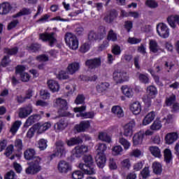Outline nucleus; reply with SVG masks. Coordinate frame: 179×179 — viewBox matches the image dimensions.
<instances>
[{
    "label": "nucleus",
    "instance_id": "59",
    "mask_svg": "<svg viewBox=\"0 0 179 179\" xmlns=\"http://www.w3.org/2000/svg\"><path fill=\"white\" fill-rule=\"evenodd\" d=\"M124 27L127 30V33H130L131 30L134 28V22L131 20L124 22Z\"/></svg>",
    "mask_w": 179,
    "mask_h": 179
},
{
    "label": "nucleus",
    "instance_id": "26",
    "mask_svg": "<svg viewBox=\"0 0 179 179\" xmlns=\"http://www.w3.org/2000/svg\"><path fill=\"white\" fill-rule=\"evenodd\" d=\"M149 49L150 52H152L153 54H156L159 52V51H163V50L159 48V43H157V41L155 40L150 41Z\"/></svg>",
    "mask_w": 179,
    "mask_h": 179
},
{
    "label": "nucleus",
    "instance_id": "32",
    "mask_svg": "<svg viewBox=\"0 0 179 179\" xmlns=\"http://www.w3.org/2000/svg\"><path fill=\"white\" fill-rule=\"evenodd\" d=\"M111 111L117 118H122L124 117V110L120 106H113Z\"/></svg>",
    "mask_w": 179,
    "mask_h": 179
},
{
    "label": "nucleus",
    "instance_id": "8",
    "mask_svg": "<svg viewBox=\"0 0 179 179\" xmlns=\"http://www.w3.org/2000/svg\"><path fill=\"white\" fill-rule=\"evenodd\" d=\"M107 34V31H106V28H101L100 31L96 32L93 30L90 31L88 34V40L90 41H97L99 40H103L106 35Z\"/></svg>",
    "mask_w": 179,
    "mask_h": 179
},
{
    "label": "nucleus",
    "instance_id": "53",
    "mask_svg": "<svg viewBox=\"0 0 179 179\" xmlns=\"http://www.w3.org/2000/svg\"><path fill=\"white\" fill-rule=\"evenodd\" d=\"M41 48V45L38 43H32L28 47L29 51L31 52H37Z\"/></svg>",
    "mask_w": 179,
    "mask_h": 179
},
{
    "label": "nucleus",
    "instance_id": "2",
    "mask_svg": "<svg viewBox=\"0 0 179 179\" xmlns=\"http://www.w3.org/2000/svg\"><path fill=\"white\" fill-rule=\"evenodd\" d=\"M84 163H80L78 165L79 169L83 171L85 174L88 176H92L96 174V165H94V161L92 155H85L83 158Z\"/></svg>",
    "mask_w": 179,
    "mask_h": 179
},
{
    "label": "nucleus",
    "instance_id": "47",
    "mask_svg": "<svg viewBox=\"0 0 179 179\" xmlns=\"http://www.w3.org/2000/svg\"><path fill=\"white\" fill-rule=\"evenodd\" d=\"M4 51L8 55H16L19 52V48L16 46L12 48H6Z\"/></svg>",
    "mask_w": 179,
    "mask_h": 179
},
{
    "label": "nucleus",
    "instance_id": "52",
    "mask_svg": "<svg viewBox=\"0 0 179 179\" xmlns=\"http://www.w3.org/2000/svg\"><path fill=\"white\" fill-rule=\"evenodd\" d=\"M36 59L38 62H48V61H50V57L45 54H42L36 56Z\"/></svg>",
    "mask_w": 179,
    "mask_h": 179
},
{
    "label": "nucleus",
    "instance_id": "35",
    "mask_svg": "<svg viewBox=\"0 0 179 179\" xmlns=\"http://www.w3.org/2000/svg\"><path fill=\"white\" fill-rule=\"evenodd\" d=\"M122 93L124 94L126 97H128L129 99H131L134 96V91L129 87H128V85H123L121 87Z\"/></svg>",
    "mask_w": 179,
    "mask_h": 179
},
{
    "label": "nucleus",
    "instance_id": "41",
    "mask_svg": "<svg viewBox=\"0 0 179 179\" xmlns=\"http://www.w3.org/2000/svg\"><path fill=\"white\" fill-rule=\"evenodd\" d=\"M177 98L175 94H172L171 96L166 97L165 99V104L166 107H171L172 105L174 104Z\"/></svg>",
    "mask_w": 179,
    "mask_h": 179
},
{
    "label": "nucleus",
    "instance_id": "11",
    "mask_svg": "<svg viewBox=\"0 0 179 179\" xmlns=\"http://www.w3.org/2000/svg\"><path fill=\"white\" fill-rule=\"evenodd\" d=\"M55 151L58 155L59 157H65L66 155V148H65V142L62 140H59L55 142Z\"/></svg>",
    "mask_w": 179,
    "mask_h": 179
},
{
    "label": "nucleus",
    "instance_id": "58",
    "mask_svg": "<svg viewBox=\"0 0 179 179\" xmlns=\"http://www.w3.org/2000/svg\"><path fill=\"white\" fill-rule=\"evenodd\" d=\"M111 52L113 55H121V47L118 45H114L112 46Z\"/></svg>",
    "mask_w": 179,
    "mask_h": 179
},
{
    "label": "nucleus",
    "instance_id": "28",
    "mask_svg": "<svg viewBox=\"0 0 179 179\" xmlns=\"http://www.w3.org/2000/svg\"><path fill=\"white\" fill-rule=\"evenodd\" d=\"M68 127V121L65 118L60 119L55 124V128L57 131H64Z\"/></svg>",
    "mask_w": 179,
    "mask_h": 179
},
{
    "label": "nucleus",
    "instance_id": "13",
    "mask_svg": "<svg viewBox=\"0 0 179 179\" xmlns=\"http://www.w3.org/2000/svg\"><path fill=\"white\" fill-rule=\"evenodd\" d=\"M135 125L136 123L134 120L126 124L123 127V136H126V138L132 136L134 134V128H135Z\"/></svg>",
    "mask_w": 179,
    "mask_h": 179
},
{
    "label": "nucleus",
    "instance_id": "9",
    "mask_svg": "<svg viewBox=\"0 0 179 179\" xmlns=\"http://www.w3.org/2000/svg\"><path fill=\"white\" fill-rule=\"evenodd\" d=\"M157 33L162 38H169L170 36V29L163 22H160L157 25Z\"/></svg>",
    "mask_w": 179,
    "mask_h": 179
},
{
    "label": "nucleus",
    "instance_id": "50",
    "mask_svg": "<svg viewBox=\"0 0 179 179\" xmlns=\"http://www.w3.org/2000/svg\"><path fill=\"white\" fill-rule=\"evenodd\" d=\"M123 150L121 145H115L112 148V155H113V156H118V155L122 153Z\"/></svg>",
    "mask_w": 179,
    "mask_h": 179
},
{
    "label": "nucleus",
    "instance_id": "64",
    "mask_svg": "<svg viewBox=\"0 0 179 179\" xmlns=\"http://www.w3.org/2000/svg\"><path fill=\"white\" fill-rule=\"evenodd\" d=\"M15 177H16V173H15V171L10 170L6 173L4 179H15Z\"/></svg>",
    "mask_w": 179,
    "mask_h": 179
},
{
    "label": "nucleus",
    "instance_id": "15",
    "mask_svg": "<svg viewBox=\"0 0 179 179\" xmlns=\"http://www.w3.org/2000/svg\"><path fill=\"white\" fill-rule=\"evenodd\" d=\"M178 139V133L176 131H173L171 133H168L165 136V143L166 145H173L174 142H176Z\"/></svg>",
    "mask_w": 179,
    "mask_h": 179
},
{
    "label": "nucleus",
    "instance_id": "57",
    "mask_svg": "<svg viewBox=\"0 0 179 179\" xmlns=\"http://www.w3.org/2000/svg\"><path fill=\"white\" fill-rule=\"evenodd\" d=\"M85 172H82L81 171H75L73 172L71 177L73 179H83Z\"/></svg>",
    "mask_w": 179,
    "mask_h": 179
},
{
    "label": "nucleus",
    "instance_id": "60",
    "mask_svg": "<svg viewBox=\"0 0 179 179\" xmlns=\"http://www.w3.org/2000/svg\"><path fill=\"white\" fill-rule=\"evenodd\" d=\"M14 150H15V146L13 145L10 144L6 148L4 155L6 157H9V156H10V155H12V153H13Z\"/></svg>",
    "mask_w": 179,
    "mask_h": 179
},
{
    "label": "nucleus",
    "instance_id": "22",
    "mask_svg": "<svg viewBox=\"0 0 179 179\" xmlns=\"http://www.w3.org/2000/svg\"><path fill=\"white\" fill-rule=\"evenodd\" d=\"M117 17H118V12L115 9H112L110 10L109 14L104 17V20L106 23H113Z\"/></svg>",
    "mask_w": 179,
    "mask_h": 179
},
{
    "label": "nucleus",
    "instance_id": "30",
    "mask_svg": "<svg viewBox=\"0 0 179 179\" xmlns=\"http://www.w3.org/2000/svg\"><path fill=\"white\" fill-rule=\"evenodd\" d=\"M164 162H165L166 164H170V163L173 162V153L171 152V150L166 148L164 150Z\"/></svg>",
    "mask_w": 179,
    "mask_h": 179
},
{
    "label": "nucleus",
    "instance_id": "49",
    "mask_svg": "<svg viewBox=\"0 0 179 179\" xmlns=\"http://www.w3.org/2000/svg\"><path fill=\"white\" fill-rule=\"evenodd\" d=\"M98 138L100 141H103V142H107L108 143L111 142V137L106 133H99Z\"/></svg>",
    "mask_w": 179,
    "mask_h": 179
},
{
    "label": "nucleus",
    "instance_id": "36",
    "mask_svg": "<svg viewBox=\"0 0 179 179\" xmlns=\"http://www.w3.org/2000/svg\"><path fill=\"white\" fill-rule=\"evenodd\" d=\"M31 14V10L27 8H23L20 12L13 15V17H20V16H26Z\"/></svg>",
    "mask_w": 179,
    "mask_h": 179
},
{
    "label": "nucleus",
    "instance_id": "24",
    "mask_svg": "<svg viewBox=\"0 0 179 179\" xmlns=\"http://www.w3.org/2000/svg\"><path fill=\"white\" fill-rule=\"evenodd\" d=\"M143 138H145V134L142 132H138L133 136V145L134 146H138L143 142Z\"/></svg>",
    "mask_w": 179,
    "mask_h": 179
},
{
    "label": "nucleus",
    "instance_id": "25",
    "mask_svg": "<svg viewBox=\"0 0 179 179\" xmlns=\"http://www.w3.org/2000/svg\"><path fill=\"white\" fill-rule=\"evenodd\" d=\"M130 110L134 115H138L142 111V106L140 101H135L130 106Z\"/></svg>",
    "mask_w": 179,
    "mask_h": 179
},
{
    "label": "nucleus",
    "instance_id": "44",
    "mask_svg": "<svg viewBox=\"0 0 179 179\" xmlns=\"http://www.w3.org/2000/svg\"><path fill=\"white\" fill-rule=\"evenodd\" d=\"M20 125H22V122L17 120L15 121L10 129V132H11V134H16L17 132V131L19 130V128H20Z\"/></svg>",
    "mask_w": 179,
    "mask_h": 179
},
{
    "label": "nucleus",
    "instance_id": "56",
    "mask_svg": "<svg viewBox=\"0 0 179 179\" xmlns=\"http://www.w3.org/2000/svg\"><path fill=\"white\" fill-rule=\"evenodd\" d=\"M141 175L143 179H146L148 178V177H150V171L149 170V167H144L143 169L141 171Z\"/></svg>",
    "mask_w": 179,
    "mask_h": 179
},
{
    "label": "nucleus",
    "instance_id": "39",
    "mask_svg": "<svg viewBox=\"0 0 179 179\" xmlns=\"http://www.w3.org/2000/svg\"><path fill=\"white\" fill-rule=\"evenodd\" d=\"M14 146L17 153H22V151L23 150V141L22 139L17 138L14 142Z\"/></svg>",
    "mask_w": 179,
    "mask_h": 179
},
{
    "label": "nucleus",
    "instance_id": "43",
    "mask_svg": "<svg viewBox=\"0 0 179 179\" xmlns=\"http://www.w3.org/2000/svg\"><path fill=\"white\" fill-rule=\"evenodd\" d=\"M119 143L124 147L125 150H128V149L131 148V143L124 137L119 138Z\"/></svg>",
    "mask_w": 179,
    "mask_h": 179
},
{
    "label": "nucleus",
    "instance_id": "27",
    "mask_svg": "<svg viewBox=\"0 0 179 179\" xmlns=\"http://www.w3.org/2000/svg\"><path fill=\"white\" fill-rule=\"evenodd\" d=\"M110 87V83L107 82H101L96 85V90L97 93H104Z\"/></svg>",
    "mask_w": 179,
    "mask_h": 179
},
{
    "label": "nucleus",
    "instance_id": "21",
    "mask_svg": "<svg viewBox=\"0 0 179 179\" xmlns=\"http://www.w3.org/2000/svg\"><path fill=\"white\" fill-rule=\"evenodd\" d=\"M90 127V122H89V120H83L81 121L79 124H76L75 129L77 132H85Z\"/></svg>",
    "mask_w": 179,
    "mask_h": 179
},
{
    "label": "nucleus",
    "instance_id": "5",
    "mask_svg": "<svg viewBox=\"0 0 179 179\" xmlns=\"http://www.w3.org/2000/svg\"><path fill=\"white\" fill-rule=\"evenodd\" d=\"M88 148L86 145L77 146L73 150L72 154L68 157L69 162H73L76 159H80L85 153H87Z\"/></svg>",
    "mask_w": 179,
    "mask_h": 179
},
{
    "label": "nucleus",
    "instance_id": "7",
    "mask_svg": "<svg viewBox=\"0 0 179 179\" xmlns=\"http://www.w3.org/2000/svg\"><path fill=\"white\" fill-rule=\"evenodd\" d=\"M113 78L116 85H121L124 82L129 80V75L125 71H119L116 70L113 73Z\"/></svg>",
    "mask_w": 179,
    "mask_h": 179
},
{
    "label": "nucleus",
    "instance_id": "12",
    "mask_svg": "<svg viewBox=\"0 0 179 179\" xmlns=\"http://www.w3.org/2000/svg\"><path fill=\"white\" fill-rule=\"evenodd\" d=\"M57 170L62 174H66V173L72 171V165L65 160H61L58 163Z\"/></svg>",
    "mask_w": 179,
    "mask_h": 179
},
{
    "label": "nucleus",
    "instance_id": "62",
    "mask_svg": "<svg viewBox=\"0 0 179 179\" xmlns=\"http://www.w3.org/2000/svg\"><path fill=\"white\" fill-rule=\"evenodd\" d=\"M108 167L110 170H117V169H118V166H117V163L114 160V158L109 159Z\"/></svg>",
    "mask_w": 179,
    "mask_h": 179
},
{
    "label": "nucleus",
    "instance_id": "46",
    "mask_svg": "<svg viewBox=\"0 0 179 179\" xmlns=\"http://www.w3.org/2000/svg\"><path fill=\"white\" fill-rule=\"evenodd\" d=\"M96 150L98 152L97 155H106L104 152L107 150V145L105 143H99Z\"/></svg>",
    "mask_w": 179,
    "mask_h": 179
},
{
    "label": "nucleus",
    "instance_id": "14",
    "mask_svg": "<svg viewBox=\"0 0 179 179\" xmlns=\"http://www.w3.org/2000/svg\"><path fill=\"white\" fill-rule=\"evenodd\" d=\"M85 66H87L89 69H96V68L101 66V59L100 57L89 59L85 62Z\"/></svg>",
    "mask_w": 179,
    "mask_h": 179
},
{
    "label": "nucleus",
    "instance_id": "17",
    "mask_svg": "<svg viewBox=\"0 0 179 179\" xmlns=\"http://www.w3.org/2000/svg\"><path fill=\"white\" fill-rule=\"evenodd\" d=\"M33 113V107L29 104L27 106L20 108V118H26Z\"/></svg>",
    "mask_w": 179,
    "mask_h": 179
},
{
    "label": "nucleus",
    "instance_id": "19",
    "mask_svg": "<svg viewBox=\"0 0 179 179\" xmlns=\"http://www.w3.org/2000/svg\"><path fill=\"white\" fill-rule=\"evenodd\" d=\"M12 10V5L9 2L0 3V15H9Z\"/></svg>",
    "mask_w": 179,
    "mask_h": 179
},
{
    "label": "nucleus",
    "instance_id": "45",
    "mask_svg": "<svg viewBox=\"0 0 179 179\" xmlns=\"http://www.w3.org/2000/svg\"><path fill=\"white\" fill-rule=\"evenodd\" d=\"M56 78H57L59 80H66V79H69V76H68L67 72L62 70L56 75Z\"/></svg>",
    "mask_w": 179,
    "mask_h": 179
},
{
    "label": "nucleus",
    "instance_id": "23",
    "mask_svg": "<svg viewBox=\"0 0 179 179\" xmlns=\"http://www.w3.org/2000/svg\"><path fill=\"white\" fill-rule=\"evenodd\" d=\"M48 87L50 92H52V93H57V92H59V83H58L56 80H48Z\"/></svg>",
    "mask_w": 179,
    "mask_h": 179
},
{
    "label": "nucleus",
    "instance_id": "29",
    "mask_svg": "<svg viewBox=\"0 0 179 179\" xmlns=\"http://www.w3.org/2000/svg\"><path fill=\"white\" fill-rule=\"evenodd\" d=\"M155 117L156 113L155 111L148 113L143 120V125H149L155 120Z\"/></svg>",
    "mask_w": 179,
    "mask_h": 179
},
{
    "label": "nucleus",
    "instance_id": "18",
    "mask_svg": "<svg viewBox=\"0 0 179 179\" xmlns=\"http://www.w3.org/2000/svg\"><path fill=\"white\" fill-rule=\"evenodd\" d=\"M106 163H107L106 155H96V164L99 169H104L106 167Z\"/></svg>",
    "mask_w": 179,
    "mask_h": 179
},
{
    "label": "nucleus",
    "instance_id": "1",
    "mask_svg": "<svg viewBox=\"0 0 179 179\" xmlns=\"http://www.w3.org/2000/svg\"><path fill=\"white\" fill-rule=\"evenodd\" d=\"M36 156V150L33 148H27L24 152L25 160H32L28 163V167L25 169L26 174L34 176L41 171V158Z\"/></svg>",
    "mask_w": 179,
    "mask_h": 179
},
{
    "label": "nucleus",
    "instance_id": "51",
    "mask_svg": "<svg viewBox=\"0 0 179 179\" xmlns=\"http://www.w3.org/2000/svg\"><path fill=\"white\" fill-rule=\"evenodd\" d=\"M152 97L149 96V95H144L143 96V101L145 104V107H147V108H149L150 106H152Z\"/></svg>",
    "mask_w": 179,
    "mask_h": 179
},
{
    "label": "nucleus",
    "instance_id": "33",
    "mask_svg": "<svg viewBox=\"0 0 179 179\" xmlns=\"http://www.w3.org/2000/svg\"><path fill=\"white\" fill-rule=\"evenodd\" d=\"M149 150L154 156V157H157L158 159H162V151L160 150V148L157 146H150L149 148Z\"/></svg>",
    "mask_w": 179,
    "mask_h": 179
},
{
    "label": "nucleus",
    "instance_id": "37",
    "mask_svg": "<svg viewBox=\"0 0 179 179\" xmlns=\"http://www.w3.org/2000/svg\"><path fill=\"white\" fill-rule=\"evenodd\" d=\"M48 141L45 138H40L38 141L37 146L40 150H45L48 146Z\"/></svg>",
    "mask_w": 179,
    "mask_h": 179
},
{
    "label": "nucleus",
    "instance_id": "40",
    "mask_svg": "<svg viewBox=\"0 0 179 179\" xmlns=\"http://www.w3.org/2000/svg\"><path fill=\"white\" fill-rule=\"evenodd\" d=\"M107 41H113V43H115V41H118V36H117V34L114 32V30L110 29L107 35Z\"/></svg>",
    "mask_w": 179,
    "mask_h": 179
},
{
    "label": "nucleus",
    "instance_id": "10",
    "mask_svg": "<svg viewBox=\"0 0 179 179\" xmlns=\"http://www.w3.org/2000/svg\"><path fill=\"white\" fill-rule=\"evenodd\" d=\"M83 139L90 141V137L87 134H81L80 136L71 138L66 141V144L68 146H75V145L83 143Z\"/></svg>",
    "mask_w": 179,
    "mask_h": 179
},
{
    "label": "nucleus",
    "instance_id": "61",
    "mask_svg": "<svg viewBox=\"0 0 179 179\" xmlns=\"http://www.w3.org/2000/svg\"><path fill=\"white\" fill-rule=\"evenodd\" d=\"M121 164L122 169H124L126 170H129L131 169V161H129V159H124L122 162Z\"/></svg>",
    "mask_w": 179,
    "mask_h": 179
},
{
    "label": "nucleus",
    "instance_id": "3",
    "mask_svg": "<svg viewBox=\"0 0 179 179\" xmlns=\"http://www.w3.org/2000/svg\"><path fill=\"white\" fill-rule=\"evenodd\" d=\"M53 107L58 108V113H60L62 117H71L72 114L67 112L69 106L68 101L62 98H57L53 101Z\"/></svg>",
    "mask_w": 179,
    "mask_h": 179
},
{
    "label": "nucleus",
    "instance_id": "34",
    "mask_svg": "<svg viewBox=\"0 0 179 179\" xmlns=\"http://www.w3.org/2000/svg\"><path fill=\"white\" fill-rule=\"evenodd\" d=\"M152 170L153 173L157 176H160L163 172V166L160 162H155L152 163Z\"/></svg>",
    "mask_w": 179,
    "mask_h": 179
},
{
    "label": "nucleus",
    "instance_id": "38",
    "mask_svg": "<svg viewBox=\"0 0 179 179\" xmlns=\"http://www.w3.org/2000/svg\"><path fill=\"white\" fill-rule=\"evenodd\" d=\"M162 127H163V124H162V121H160L159 119H156L151 124L150 129L152 131H159V129H162Z\"/></svg>",
    "mask_w": 179,
    "mask_h": 179
},
{
    "label": "nucleus",
    "instance_id": "54",
    "mask_svg": "<svg viewBox=\"0 0 179 179\" xmlns=\"http://www.w3.org/2000/svg\"><path fill=\"white\" fill-rule=\"evenodd\" d=\"M37 126H36V124H34L32 126V127H31L27 133V137H28L29 139H31V138H33L34 136V134H36V131L37 130Z\"/></svg>",
    "mask_w": 179,
    "mask_h": 179
},
{
    "label": "nucleus",
    "instance_id": "16",
    "mask_svg": "<svg viewBox=\"0 0 179 179\" xmlns=\"http://www.w3.org/2000/svg\"><path fill=\"white\" fill-rule=\"evenodd\" d=\"M79 69H80L79 62H73L68 65L66 71L68 75H73V73H76Z\"/></svg>",
    "mask_w": 179,
    "mask_h": 179
},
{
    "label": "nucleus",
    "instance_id": "48",
    "mask_svg": "<svg viewBox=\"0 0 179 179\" xmlns=\"http://www.w3.org/2000/svg\"><path fill=\"white\" fill-rule=\"evenodd\" d=\"M145 5L150 9H156L159 6V3L155 0H147L145 1Z\"/></svg>",
    "mask_w": 179,
    "mask_h": 179
},
{
    "label": "nucleus",
    "instance_id": "4",
    "mask_svg": "<svg viewBox=\"0 0 179 179\" xmlns=\"http://www.w3.org/2000/svg\"><path fill=\"white\" fill-rule=\"evenodd\" d=\"M55 36V32H43L39 34V40H41L43 43H48V45L52 48L58 42Z\"/></svg>",
    "mask_w": 179,
    "mask_h": 179
},
{
    "label": "nucleus",
    "instance_id": "63",
    "mask_svg": "<svg viewBox=\"0 0 179 179\" xmlns=\"http://www.w3.org/2000/svg\"><path fill=\"white\" fill-rule=\"evenodd\" d=\"M76 104H83L85 103V95L83 94H78L75 100Z\"/></svg>",
    "mask_w": 179,
    "mask_h": 179
},
{
    "label": "nucleus",
    "instance_id": "20",
    "mask_svg": "<svg viewBox=\"0 0 179 179\" xmlns=\"http://www.w3.org/2000/svg\"><path fill=\"white\" fill-rule=\"evenodd\" d=\"M36 126V129L38 130V134H44L45 131H48L51 128V122H47L45 123H37L35 124Z\"/></svg>",
    "mask_w": 179,
    "mask_h": 179
},
{
    "label": "nucleus",
    "instance_id": "55",
    "mask_svg": "<svg viewBox=\"0 0 179 179\" xmlns=\"http://www.w3.org/2000/svg\"><path fill=\"white\" fill-rule=\"evenodd\" d=\"M40 96L41 99L43 100H48V99L51 97V94H50L47 90H41L40 92Z\"/></svg>",
    "mask_w": 179,
    "mask_h": 179
},
{
    "label": "nucleus",
    "instance_id": "31",
    "mask_svg": "<svg viewBox=\"0 0 179 179\" xmlns=\"http://www.w3.org/2000/svg\"><path fill=\"white\" fill-rule=\"evenodd\" d=\"M157 93V88L155 85H150L147 87V96L151 97V99H155Z\"/></svg>",
    "mask_w": 179,
    "mask_h": 179
},
{
    "label": "nucleus",
    "instance_id": "42",
    "mask_svg": "<svg viewBox=\"0 0 179 179\" xmlns=\"http://www.w3.org/2000/svg\"><path fill=\"white\" fill-rule=\"evenodd\" d=\"M138 80L141 83H143V85H148L149 83V77H148V74H143L142 73L138 72Z\"/></svg>",
    "mask_w": 179,
    "mask_h": 179
},
{
    "label": "nucleus",
    "instance_id": "6",
    "mask_svg": "<svg viewBox=\"0 0 179 179\" xmlns=\"http://www.w3.org/2000/svg\"><path fill=\"white\" fill-rule=\"evenodd\" d=\"M64 40L66 45L71 50H78L79 48V40L76 36L72 33H66L65 34Z\"/></svg>",
    "mask_w": 179,
    "mask_h": 179
}]
</instances>
